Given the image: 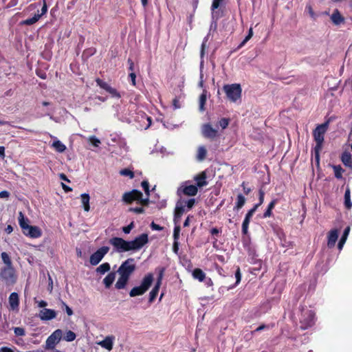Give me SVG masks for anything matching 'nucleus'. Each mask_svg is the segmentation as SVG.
I'll return each instance as SVG.
<instances>
[{"label":"nucleus","instance_id":"obj_1","mask_svg":"<svg viewBox=\"0 0 352 352\" xmlns=\"http://www.w3.org/2000/svg\"><path fill=\"white\" fill-rule=\"evenodd\" d=\"M148 241V234H142L131 241H126L120 237H113L109 239V243L113 246L116 252H124L138 250L147 243Z\"/></svg>","mask_w":352,"mask_h":352},{"label":"nucleus","instance_id":"obj_2","mask_svg":"<svg viewBox=\"0 0 352 352\" xmlns=\"http://www.w3.org/2000/svg\"><path fill=\"white\" fill-rule=\"evenodd\" d=\"M329 126V121L319 124L313 131V137L316 142V145L314 148V155L316 160L319 162L320 152L321 151L324 140V134L327 132Z\"/></svg>","mask_w":352,"mask_h":352},{"label":"nucleus","instance_id":"obj_3","mask_svg":"<svg viewBox=\"0 0 352 352\" xmlns=\"http://www.w3.org/2000/svg\"><path fill=\"white\" fill-rule=\"evenodd\" d=\"M29 220L25 218L22 212L19 213V223L22 229L23 233L31 238H38L41 236V229L35 226H30L28 224Z\"/></svg>","mask_w":352,"mask_h":352},{"label":"nucleus","instance_id":"obj_4","mask_svg":"<svg viewBox=\"0 0 352 352\" xmlns=\"http://www.w3.org/2000/svg\"><path fill=\"white\" fill-rule=\"evenodd\" d=\"M223 91L226 94L227 99L232 102H236L241 98V87L240 84L225 85L223 87Z\"/></svg>","mask_w":352,"mask_h":352},{"label":"nucleus","instance_id":"obj_5","mask_svg":"<svg viewBox=\"0 0 352 352\" xmlns=\"http://www.w3.org/2000/svg\"><path fill=\"white\" fill-rule=\"evenodd\" d=\"M153 281V276L152 274H146L140 286L133 287L129 292L131 297H135L144 294L151 286Z\"/></svg>","mask_w":352,"mask_h":352},{"label":"nucleus","instance_id":"obj_6","mask_svg":"<svg viewBox=\"0 0 352 352\" xmlns=\"http://www.w3.org/2000/svg\"><path fill=\"white\" fill-rule=\"evenodd\" d=\"M135 270V265L134 264V259L130 258L121 264L118 270V273L120 276H124L129 278Z\"/></svg>","mask_w":352,"mask_h":352},{"label":"nucleus","instance_id":"obj_7","mask_svg":"<svg viewBox=\"0 0 352 352\" xmlns=\"http://www.w3.org/2000/svg\"><path fill=\"white\" fill-rule=\"evenodd\" d=\"M0 279L5 282L8 285H12L15 283L16 276L13 267H5L0 272Z\"/></svg>","mask_w":352,"mask_h":352},{"label":"nucleus","instance_id":"obj_8","mask_svg":"<svg viewBox=\"0 0 352 352\" xmlns=\"http://www.w3.org/2000/svg\"><path fill=\"white\" fill-rule=\"evenodd\" d=\"M243 247H245L248 252V260L251 263L257 265L255 270H259L261 266V260L258 258L255 248L251 243H245V239L243 238Z\"/></svg>","mask_w":352,"mask_h":352},{"label":"nucleus","instance_id":"obj_9","mask_svg":"<svg viewBox=\"0 0 352 352\" xmlns=\"http://www.w3.org/2000/svg\"><path fill=\"white\" fill-rule=\"evenodd\" d=\"M109 248L103 246L99 248L96 252L92 254L89 258V262L92 265H97L108 253Z\"/></svg>","mask_w":352,"mask_h":352},{"label":"nucleus","instance_id":"obj_10","mask_svg":"<svg viewBox=\"0 0 352 352\" xmlns=\"http://www.w3.org/2000/svg\"><path fill=\"white\" fill-rule=\"evenodd\" d=\"M62 331L60 329H56L55 331L50 335L45 342L46 349H52L54 348L56 344H57L61 339Z\"/></svg>","mask_w":352,"mask_h":352},{"label":"nucleus","instance_id":"obj_11","mask_svg":"<svg viewBox=\"0 0 352 352\" xmlns=\"http://www.w3.org/2000/svg\"><path fill=\"white\" fill-rule=\"evenodd\" d=\"M314 314L311 311L308 310L305 312L303 314V317L300 318L301 328L302 329H307L311 327L314 323Z\"/></svg>","mask_w":352,"mask_h":352},{"label":"nucleus","instance_id":"obj_12","mask_svg":"<svg viewBox=\"0 0 352 352\" xmlns=\"http://www.w3.org/2000/svg\"><path fill=\"white\" fill-rule=\"evenodd\" d=\"M142 197L143 195L140 190H133L124 193L122 200L127 204H131L133 201H138Z\"/></svg>","mask_w":352,"mask_h":352},{"label":"nucleus","instance_id":"obj_13","mask_svg":"<svg viewBox=\"0 0 352 352\" xmlns=\"http://www.w3.org/2000/svg\"><path fill=\"white\" fill-rule=\"evenodd\" d=\"M47 11V6L45 2V0H43V5L41 8V14H36L32 18L27 19L21 22V24L26 25H31L36 23L39 19L44 15Z\"/></svg>","mask_w":352,"mask_h":352},{"label":"nucleus","instance_id":"obj_14","mask_svg":"<svg viewBox=\"0 0 352 352\" xmlns=\"http://www.w3.org/2000/svg\"><path fill=\"white\" fill-rule=\"evenodd\" d=\"M96 82L100 87L104 89L107 92L111 94L113 96L120 98V94L114 88L111 87L108 83L106 82H104L103 80L98 78L96 79Z\"/></svg>","mask_w":352,"mask_h":352},{"label":"nucleus","instance_id":"obj_15","mask_svg":"<svg viewBox=\"0 0 352 352\" xmlns=\"http://www.w3.org/2000/svg\"><path fill=\"white\" fill-rule=\"evenodd\" d=\"M202 134L205 138L214 139L217 135V131L210 124H205L202 126Z\"/></svg>","mask_w":352,"mask_h":352},{"label":"nucleus","instance_id":"obj_16","mask_svg":"<svg viewBox=\"0 0 352 352\" xmlns=\"http://www.w3.org/2000/svg\"><path fill=\"white\" fill-rule=\"evenodd\" d=\"M185 204L182 201H179L176 204L174 214V221L175 224H177L180 220L181 217L185 211Z\"/></svg>","mask_w":352,"mask_h":352},{"label":"nucleus","instance_id":"obj_17","mask_svg":"<svg viewBox=\"0 0 352 352\" xmlns=\"http://www.w3.org/2000/svg\"><path fill=\"white\" fill-rule=\"evenodd\" d=\"M56 316V312L50 309H43L39 312V318L41 320H50L55 318Z\"/></svg>","mask_w":352,"mask_h":352},{"label":"nucleus","instance_id":"obj_18","mask_svg":"<svg viewBox=\"0 0 352 352\" xmlns=\"http://www.w3.org/2000/svg\"><path fill=\"white\" fill-rule=\"evenodd\" d=\"M338 239V230L333 229L329 231L327 236V246L329 248H333Z\"/></svg>","mask_w":352,"mask_h":352},{"label":"nucleus","instance_id":"obj_19","mask_svg":"<svg viewBox=\"0 0 352 352\" xmlns=\"http://www.w3.org/2000/svg\"><path fill=\"white\" fill-rule=\"evenodd\" d=\"M181 190L182 188H179L177 190L178 195H179ZM197 187L195 185L187 186L182 188L183 193L188 196H195L197 195Z\"/></svg>","mask_w":352,"mask_h":352},{"label":"nucleus","instance_id":"obj_20","mask_svg":"<svg viewBox=\"0 0 352 352\" xmlns=\"http://www.w3.org/2000/svg\"><path fill=\"white\" fill-rule=\"evenodd\" d=\"M224 0H213L211 6V10H212V18L213 19H218L220 16L219 11L216 10H217L221 5V3L223 2Z\"/></svg>","mask_w":352,"mask_h":352},{"label":"nucleus","instance_id":"obj_21","mask_svg":"<svg viewBox=\"0 0 352 352\" xmlns=\"http://www.w3.org/2000/svg\"><path fill=\"white\" fill-rule=\"evenodd\" d=\"M331 20L334 25H338L344 22V17L340 14L338 9H336L331 16Z\"/></svg>","mask_w":352,"mask_h":352},{"label":"nucleus","instance_id":"obj_22","mask_svg":"<svg viewBox=\"0 0 352 352\" xmlns=\"http://www.w3.org/2000/svg\"><path fill=\"white\" fill-rule=\"evenodd\" d=\"M9 304L12 309H18L19 304V295L16 292H12L9 296Z\"/></svg>","mask_w":352,"mask_h":352},{"label":"nucleus","instance_id":"obj_23","mask_svg":"<svg viewBox=\"0 0 352 352\" xmlns=\"http://www.w3.org/2000/svg\"><path fill=\"white\" fill-rule=\"evenodd\" d=\"M194 179L197 182V186L199 188L207 185L206 173L203 171L200 174L195 176Z\"/></svg>","mask_w":352,"mask_h":352},{"label":"nucleus","instance_id":"obj_24","mask_svg":"<svg viewBox=\"0 0 352 352\" xmlns=\"http://www.w3.org/2000/svg\"><path fill=\"white\" fill-rule=\"evenodd\" d=\"M116 272H112L107 274V276L103 279V283L106 288H109L115 280Z\"/></svg>","mask_w":352,"mask_h":352},{"label":"nucleus","instance_id":"obj_25","mask_svg":"<svg viewBox=\"0 0 352 352\" xmlns=\"http://www.w3.org/2000/svg\"><path fill=\"white\" fill-rule=\"evenodd\" d=\"M341 161L344 166L350 167L352 164L351 155L348 151H344L341 156Z\"/></svg>","mask_w":352,"mask_h":352},{"label":"nucleus","instance_id":"obj_26","mask_svg":"<svg viewBox=\"0 0 352 352\" xmlns=\"http://www.w3.org/2000/svg\"><path fill=\"white\" fill-rule=\"evenodd\" d=\"M102 347L110 351L113 349V338L106 337L104 340L98 343Z\"/></svg>","mask_w":352,"mask_h":352},{"label":"nucleus","instance_id":"obj_27","mask_svg":"<svg viewBox=\"0 0 352 352\" xmlns=\"http://www.w3.org/2000/svg\"><path fill=\"white\" fill-rule=\"evenodd\" d=\"M344 206L348 210H350L352 207V201L351 200V190L349 187H346L344 193Z\"/></svg>","mask_w":352,"mask_h":352},{"label":"nucleus","instance_id":"obj_28","mask_svg":"<svg viewBox=\"0 0 352 352\" xmlns=\"http://www.w3.org/2000/svg\"><path fill=\"white\" fill-rule=\"evenodd\" d=\"M129 279V278L126 276H120L118 281L116 283V288L118 289H124L126 287Z\"/></svg>","mask_w":352,"mask_h":352},{"label":"nucleus","instance_id":"obj_29","mask_svg":"<svg viewBox=\"0 0 352 352\" xmlns=\"http://www.w3.org/2000/svg\"><path fill=\"white\" fill-rule=\"evenodd\" d=\"M349 232H350V227L348 226L344 229L342 236L338 242V248L339 250H342L344 244L346 242V240L347 239Z\"/></svg>","mask_w":352,"mask_h":352},{"label":"nucleus","instance_id":"obj_30","mask_svg":"<svg viewBox=\"0 0 352 352\" xmlns=\"http://www.w3.org/2000/svg\"><path fill=\"white\" fill-rule=\"evenodd\" d=\"M81 197V201H82V204L83 205V208H84V210L87 212H88L90 209V206H89V199H90V197H89V194H87V193H83L80 195Z\"/></svg>","mask_w":352,"mask_h":352},{"label":"nucleus","instance_id":"obj_31","mask_svg":"<svg viewBox=\"0 0 352 352\" xmlns=\"http://www.w3.org/2000/svg\"><path fill=\"white\" fill-rule=\"evenodd\" d=\"M206 93H207V91L206 90H204L203 91V93L201 94V96H199V109L201 112H203L205 110L204 106H205L206 99H207Z\"/></svg>","mask_w":352,"mask_h":352},{"label":"nucleus","instance_id":"obj_32","mask_svg":"<svg viewBox=\"0 0 352 352\" xmlns=\"http://www.w3.org/2000/svg\"><path fill=\"white\" fill-rule=\"evenodd\" d=\"M160 287V281L156 283L155 287L153 288V289L151 291V292L149 294V302H152L156 298V296L158 294Z\"/></svg>","mask_w":352,"mask_h":352},{"label":"nucleus","instance_id":"obj_33","mask_svg":"<svg viewBox=\"0 0 352 352\" xmlns=\"http://www.w3.org/2000/svg\"><path fill=\"white\" fill-rule=\"evenodd\" d=\"M110 269V264L109 263H104L96 268V272L100 274H104L106 272H109Z\"/></svg>","mask_w":352,"mask_h":352},{"label":"nucleus","instance_id":"obj_34","mask_svg":"<svg viewBox=\"0 0 352 352\" xmlns=\"http://www.w3.org/2000/svg\"><path fill=\"white\" fill-rule=\"evenodd\" d=\"M194 278L203 281L206 277V274L199 268H196L192 272Z\"/></svg>","mask_w":352,"mask_h":352},{"label":"nucleus","instance_id":"obj_35","mask_svg":"<svg viewBox=\"0 0 352 352\" xmlns=\"http://www.w3.org/2000/svg\"><path fill=\"white\" fill-rule=\"evenodd\" d=\"M207 151L204 146H199L197 149V160L198 161H203L206 156Z\"/></svg>","mask_w":352,"mask_h":352},{"label":"nucleus","instance_id":"obj_36","mask_svg":"<svg viewBox=\"0 0 352 352\" xmlns=\"http://www.w3.org/2000/svg\"><path fill=\"white\" fill-rule=\"evenodd\" d=\"M52 146L58 152L63 153L66 150V146L60 140H56L52 143Z\"/></svg>","mask_w":352,"mask_h":352},{"label":"nucleus","instance_id":"obj_37","mask_svg":"<svg viewBox=\"0 0 352 352\" xmlns=\"http://www.w3.org/2000/svg\"><path fill=\"white\" fill-rule=\"evenodd\" d=\"M276 204V200H272L268 205L267 208L263 214V217L267 218L272 215V210L274 208Z\"/></svg>","mask_w":352,"mask_h":352},{"label":"nucleus","instance_id":"obj_38","mask_svg":"<svg viewBox=\"0 0 352 352\" xmlns=\"http://www.w3.org/2000/svg\"><path fill=\"white\" fill-rule=\"evenodd\" d=\"M1 256L3 262L6 265V267H12L11 258L6 252H2Z\"/></svg>","mask_w":352,"mask_h":352},{"label":"nucleus","instance_id":"obj_39","mask_svg":"<svg viewBox=\"0 0 352 352\" xmlns=\"http://www.w3.org/2000/svg\"><path fill=\"white\" fill-rule=\"evenodd\" d=\"M333 168L334 170L335 177L337 179H342V173L344 172V170L342 169V168L340 165L333 166Z\"/></svg>","mask_w":352,"mask_h":352},{"label":"nucleus","instance_id":"obj_40","mask_svg":"<svg viewBox=\"0 0 352 352\" xmlns=\"http://www.w3.org/2000/svg\"><path fill=\"white\" fill-rule=\"evenodd\" d=\"M76 334L73 331L69 330L66 332L64 336V340L67 342H72L76 339Z\"/></svg>","mask_w":352,"mask_h":352},{"label":"nucleus","instance_id":"obj_41","mask_svg":"<svg viewBox=\"0 0 352 352\" xmlns=\"http://www.w3.org/2000/svg\"><path fill=\"white\" fill-rule=\"evenodd\" d=\"M120 174L122 176H128L131 179L133 178L134 177V173L133 171H131V170L129 169H127V168H124V169H122L120 171Z\"/></svg>","mask_w":352,"mask_h":352},{"label":"nucleus","instance_id":"obj_42","mask_svg":"<svg viewBox=\"0 0 352 352\" xmlns=\"http://www.w3.org/2000/svg\"><path fill=\"white\" fill-rule=\"evenodd\" d=\"M61 308L66 311L69 316L73 315L72 309L63 301H61Z\"/></svg>","mask_w":352,"mask_h":352},{"label":"nucleus","instance_id":"obj_43","mask_svg":"<svg viewBox=\"0 0 352 352\" xmlns=\"http://www.w3.org/2000/svg\"><path fill=\"white\" fill-rule=\"evenodd\" d=\"M228 124L229 119L225 118H221L218 122V125L221 126L223 129H226L228 126Z\"/></svg>","mask_w":352,"mask_h":352},{"label":"nucleus","instance_id":"obj_44","mask_svg":"<svg viewBox=\"0 0 352 352\" xmlns=\"http://www.w3.org/2000/svg\"><path fill=\"white\" fill-rule=\"evenodd\" d=\"M179 233H180V226H176L174 228V232H173L174 241H178V239L179 238Z\"/></svg>","mask_w":352,"mask_h":352},{"label":"nucleus","instance_id":"obj_45","mask_svg":"<svg viewBox=\"0 0 352 352\" xmlns=\"http://www.w3.org/2000/svg\"><path fill=\"white\" fill-rule=\"evenodd\" d=\"M257 208H258L257 206L254 205V206L248 211V212L246 214L245 217V218H246V221L250 220V218L252 217V216L255 212V211L256 210Z\"/></svg>","mask_w":352,"mask_h":352},{"label":"nucleus","instance_id":"obj_46","mask_svg":"<svg viewBox=\"0 0 352 352\" xmlns=\"http://www.w3.org/2000/svg\"><path fill=\"white\" fill-rule=\"evenodd\" d=\"M14 332L17 336H23L25 335V330L22 327H15Z\"/></svg>","mask_w":352,"mask_h":352},{"label":"nucleus","instance_id":"obj_47","mask_svg":"<svg viewBox=\"0 0 352 352\" xmlns=\"http://www.w3.org/2000/svg\"><path fill=\"white\" fill-rule=\"evenodd\" d=\"M142 186L145 192V193L147 195V197L149 196V184L148 182V181H143L142 182Z\"/></svg>","mask_w":352,"mask_h":352},{"label":"nucleus","instance_id":"obj_48","mask_svg":"<svg viewBox=\"0 0 352 352\" xmlns=\"http://www.w3.org/2000/svg\"><path fill=\"white\" fill-rule=\"evenodd\" d=\"M267 328V326H266L265 324H261V325L257 327L256 328H255L254 330L250 331V335L252 336L256 332L260 331L263 330Z\"/></svg>","mask_w":352,"mask_h":352},{"label":"nucleus","instance_id":"obj_49","mask_svg":"<svg viewBox=\"0 0 352 352\" xmlns=\"http://www.w3.org/2000/svg\"><path fill=\"white\" fill-rule=\"evenodd\" d=\"M129 210L130 212H133L138 214H142L144 212V210L142 207L130 208Z\"/></svg>","mask_w":352,"mask_h":352},{"label":"nucleus","instance_id":"obj_50","mask_svg":"<svg viewBox=\"0 0 352 352\" xmlns=\"http://www.w3.org/2000/svg\"><path fill=\"white\" fill-rule=\"evenodd\" d=\"M258 195H259V202L258 204H255V206H257V207H258L259 206H261L263 204V202L264 201L265 193L262 190H260Z\"/></svg>","mask_w":352,"mask_h":352},{"label":"nucleus","instance_id":"obj_51","mask_svg":"<svg viewBox=\"0 0 352 352\" xmlns=\"http://www.w3.org/2000/svg\"><path fill=\"white\" fill-rule=\"evenodd\" d=\"M89 140L91 142V143L94 146H96L98 147L99 146V144H100V141L96 138V137L94 136H92L89 138Z\"/></svg>","mask_w":352,"mask_h":352},{"label":"nucleus","instance_id":"obj_52","mask_svg":"<svg viewBox=\"0 0 352 352\" xmlns=\"http://www.w3.org/2000/svg\"><path fill=\"white\" fill-rule=\"evenodd\" d=\"M133 223L131 222L127 226L123 227L122 230L125 234H129L133 228Z\"/></svg>","mask_w":352,"mask_h":352},{"label":"nucleus","instance_id":"obj_53","mask_svg":"<svg viewBox=\"0 0 352 352\" xmlns=\"http://www.w3.org/2000/svg\"><path fill=\"white\" fill-rule=\"evenodd\" d=\"M195 199H190L184 204H185V206L186 205L188 208L190 209L193 207V206L195 205Z\"/></svg>","mask_w":352,"mask_h":352},{"label":"nucleus","instance_id":"obj_54","mask_svg":"<svg viewBox=\"0 0 352 352\" xmlns=\"http://www.w3.org/2000/svg\"><path fill=\"white\" fill-rule=\"evenodd\" d=\"M242 207V194H239L237 197L236 208L239 209Z\"/></svg>","mask_w":352,"mask_h":352},{"label":"nucleus","instance_id":"obj_55","mask_svg":"<svg viewBox=\"0 0 352 352\" xmlns=\"http://www.w3.org/2000/svg\"><path fill=\"white\" fill-rule=\"evenodd\" d=\"M252 34H253V33H252V28H250V29L249 30V33H248V34L245 37V38H243V45H245V43L246 42H248V41L251 38V37L252 36Z\"/></svg>","mask_w":352,"mask_h":352},{"label":"nucleus","instance_id":"obj_56","mask_svg":"<svg viewBox=\"0 0 352 352\" xmlns=\"http://www.w3.org/2000/svg\"><path fill=\"white\" fill-rule=\"evenodd\" d=\"M138 201L143 206H148L149 204V199L146 197V199H143L142 197L141 199L138 200Z\"/></svg>","mask_w":352,"mask_h":352},{"label":"nucleus","instance_id":"obj_57","mask_svg":"<svg viewBox=\"0 0 352 352\" xmlns=\"http://www.w3.org/2000/svg\"><path fill=\"white\" fill-rule=\"evenodd\" d=\"M151 228L154 230H162L163 228L161 227L160 226L155 223L154 222H152L151 224Z\"/></svg>","mask_w":352,"mask_h":352},{"label":"nucleus","instance_id":"obj_58","mask_svg":"<svg viewBox=\"0 0 352 352\" xmlns=\"http://www.w3.org/2000/svg\"><path fill=\"white\" fill-rule=\"evenodd\" d=\"M235 276H236V283H239L241 280V270H240V268L238 267L236 273H235Z\"/></svg>","mask_w":352,"mask_h":352},{"label":"nucleus","instance_id":"obj_59","mask_svg":"<svg viewBox=\"0 0 352 352\" xmlns=\"http://www.w3.org/2000/svg\"><path fill=\"white\" fill-rule=\"evenodd\" d=\"M250 331H251V330H250L249 329H248V327H245V331L246 332V333L245 334L244 338H245L246 340H250V339H252V336H251V335H250Z\"/></svg>","mask_w":352,"mask_h":352},{"label":"nucleus","instance_id":"obj_60","mask_svg":"<svg viewBox=\"0 0 352 352\" xmlns=\"http://www.w3.org/2000/svg\"><path fill=\"white\" fill-rule=\"evenodd\" d=\"M129 77H130V78H131V80L132 84H133V85H135V78H136V75H135V74L134 72H131V73L129 74Z\"/></svg>","mask_w":352,"mask_h":352},{"label":"nucleus","instance_id":"obj_61","mask_svg":"<svg viewBox=\"0 0 352 352\" xmlns=\"http://www.w3.org/2000/svg\"><path fill=\"white\" fill-rule=\"evenodd\" d=\"M9 197V192L6 190L0 192V198H7Z\"/></svg>","mask_w":352,"mask_h":352},{"label":"nucleus","instance_id":"obj_62","mask_svg":"<svg viewBox=\"0 0 352 352\" xmlns=\"http://www.w3.org/2000/svg\"><path fill=\"white\" fill-rule=\"evenodd\" d=\"M173 250L174 252L177 253L179 250V243L178 241H174L173 245Z\"/></svg>","mask_w":352,"mask_h":352},{"label":"nucleus","instance_id":"obj_63","mask_svg":"<svg viewBox=\"0 0 352 352\" xmlns=\"http://www.w3.org/2000/svg\"><path fill=\"white\" fill-rule=\"evenodd\" d=\"M128 63L129 65V70L133 72L134 70V63L131 58L128 59Z\"/></svg>","mask_w":352,"mask_h":352},{"label":"nucleus","instance_id":"obj_64","mask_svg":"<svg viewBox=\"0 0 352 352\" xmlns=\"http://www.w3.org/2000/svg\"><path fill=\"white\" fill-rule=\"evenodd\" d=\"M0 352H14L13 350L7 346H3L0 348Z\"/></svg>","mask_w":352,"mask_h":352}]
</instances>
